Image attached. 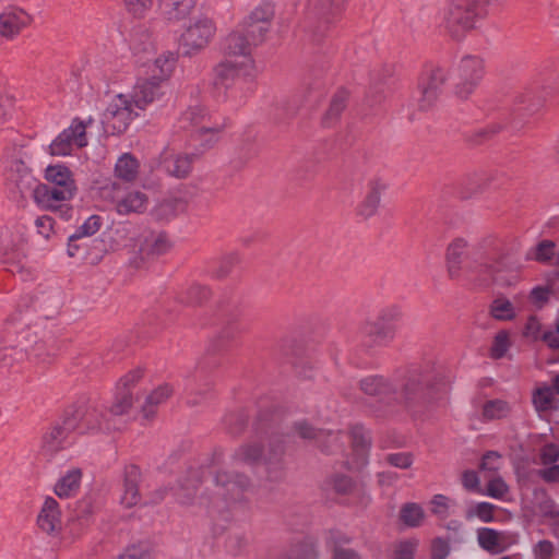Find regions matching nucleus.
<instances>
[{"instance_id": "obj_1", "label": "nucleus", "mask_w": 559, "mask_h": 559, "mask_svg": "<svg viewBox=\"0 0 559 559\" xmlns=\"http://www.w3.org/2000/svg\"><path fill=\"white\" fill-rule=\"evenodd\" d=\"M445 385L442 368L430 360L409 365L392 377L368 374L358 381L359 391L370 399V412L378 418L392 417L400 409L412 416L421 415Z\"/></svg>"}, {"instance_id": "obj_2", "label": "nucleus", "mask_w": 559, "mask_h": 559, "mask_svg": "<svg viewBox=\"0 0 559 559\" xmlns=\"http://www.w3.org/2000/svg\"><path fill=\"white\" fill-rule=\"evenodd\" d=\"M280 416L273 406H260L253 423V432L260 440L267 439V451L264 456L266 480L280 483L284 479L285 469L283 456L285 454L284 436L277 431Z\"/></svg>"}, {"instance_id": "obj_3", "label": "nucleus", "mask_w": 559, "mask_h": 559, "mask_svg": "<svg viewBox=\"0 0 559 559\" xmlns=\"http://www.w3.org/2000/svg\"><path fill=\"white\" fill-rule=\"evenodd\" d=\"M241 332L242 329L239 324L234 321L228 322V324L222 329L218 338L206 349L205 355L199 359L194 371L188 376L197 385L195 388H191L187 397V404L189 406L200 405L212 397L214 383L205 379L207 371L218 367V361L212 356L221 350V342L231 341Z\"/></svg>"}, {"instance_id": "obj_4", "label": "nucleus", "mask_w": 559, "mask_h": 559, "mask_svg": "<svg viewBox=\"0 0 559 559\" xmlns=\"http://www.w3.org/2000/svg\"><path fill=\"white\" fill-rule=\"evenodd\" d=\"M213 496L199 497V504L216 512H223L230 504L241 501L245 492L252 487L248 475L240 472L218 471L214 476Z\"/></svg>"}, {"instance_id": "obj_5", "label": "nucleus", "mask_w": 559, "mask_h": 559, "mask_svg": "<svg viewBox=\"0 0 559 559\" xmlns=\"http://www.w3.org/2000/svg\"><path fill=\"white\" fill-rule=\"evenodd\" d=\"M487 15V1L450 0L443 14V26L451 38L461 40Z\"/></svg>"}, {"instance_id": "obj_6", "label": "nucleus", "mask_w": 559, "mask_h": 559, "mask_svg": "<svg viewBox=\"0 0 559 559\" xmlns=\"http://www.w3.org/2000/svg\"><path fill=\"white\" fill-rule=\"evenodd\" d=\"M216 33L213 20L201 16L191 23L181 34L179 39L178 53L183 57L199 55L212 40Z\"/></svg>"}, {"instance_id": "obj_7", "label": "nucleus", "mask_w": 559, "mask_h": 559, "mask_svg": "<svg viewBox=\"0 0 559 559\" xmlns=\"http://www.w3.org/2000/svg\"><path fill=\"white\" fill-rule=\"evenodd\" d=\"M274 16V4L265 1L257 5L238 26L249 37L251 44L258 47L265 41Z\"/></svg>"}, {"instance_id": "obj_8", "label": "nucleus", "mask_w": 559, "mask_h": 559, "mask_svg": "<svg viewBox=\"0 0 559 559\" xmlns=\"http://www.w3.org/2000/svg\"><path fill=\"white\" fill-rule=\"evenodd\" d=\"M132 99L128 95L118 94L103 114L102 123L109 134H121L130 122L139 115L134 111Z\"/></svg>"}, {"instance_id": "obj_9", "label": "nucleus", "mask_w": 559, "mask_h": 559, "mask_svg": "<svg viewBox=\"0 0 559 559\" xmlns=\"http://www.w3.org/2000/svg\"><path fill=\"white\" fill-rule=\"evenodd\" d=\"M66 415L68 419L74 421V431L79 433L110 431L117 428L107 417V412L96 405L69 409Z\"/></svg>"}, {"instance_id": "obj_10", "label": "nucleus", "mask_w": 559, "mask_h": 559, "mask_svg": "<svg viewBox=\"0 0 559 559\" xmlns=\"http://www.w3.org/2000/svg\"><path fill=\"white\" fill-rule=\"evenodd\" d=\"M35 202L45 210L58 212L60 217L70 219L72 207L61 202L73 198L75 191L67 188H57L45 183H36L31 190Z\"/></svg>"}, {"instance_id": "obj_11", "label": "nucleus", "mask_w": 559, "mask_h": 559, "mask_svg": "<svg viewBox=\"0 0 559 559\" xmlns=\"http://www.w3.org/2000/svg\"><path fill=\"white\" fill-rule=\"evenodd\" d=\"M484 75V62L479 57H463L455 71V95L466 99L479 84Z\"/></svg>"}, {"instance_id": "obj_12", "label": "nucleus", "mask_w": 559, "mask_h": 559, "mask_svg": "<svg viewBox=\"0 0 559 559\" xmlns=\"http://www.w3.org/2000/svg\"><path fill=\"white\" fill-rule=\"evenodd\" d=\"M346 0H308L309 13L318 20L311 28L312 39L320 43L344 9Z\"/></svg>"}, {"instance_id": "obj_13", "label": "nucleus", "mask_w": 559, "mask_h": 559, "mask_svg": "<svg viewBox=\"0 0 559 559\" xmlns=\"http://www.w3.org/2000/svg\"><path fill=\"white\" fill-rule=\"evenodd\" d=\"M448 80L447 71L442 68H435L425 72L418 83V107L420 110L431 109L439 99L444 84Z\"/></svg>"}, {"instance_id": "obj_14", "label": "nucleus", "mask_w": 559, "mask_h": 559, "mask_svg": "<svg viewBox=\"0 0 559 559\" xmlns=\"http://www.w3.org/2000/svg\"><path fill=\"white\" fill-rule=\"evenodd\" d=\"M86 123L74 119L71 126L64 129L48 146L51 156L71 155L74 146L78 148L87 145Z\"/></svg>"}, {"instance_id": "obj_15", "label": "nucleus", "mask_w": 559, "mask_h": 559, "mask_svg": "<svg viewBox=\"0 0 559 559\" xmlns=\"http://www.w3.org/2000/svg\"><path fill=\"white\" fill-rule=\"evenodd\" d=\"M102 192L105 198H111L120 215L141 213L144 211L147 202L146 195L140 191L124 193L121 185L117 181L103 187Z\"/></svg>"}, {"instance_id": "obj_16", "label": "nucleus", "mask_w": 559, "mask_h": 559, "mask_svg": "<svg viewBox=\"0 0 559 559\" xmlns=\"http://www.w3.org/2000/svg\"><path fill=\"white\" fill-rule=\"evenodd\" d=\"M72 431H74V421L72 419H68L64 414L61 423L52 425L43 435V451L48 455L56 454L64 448L69 433Z\"/></svg>"}, {"instance_id": "obj_17", "label": "nucleus", "mask_w": 559, "mask_h": 559, "mask_svg": "<svg viewBox=\"0 0 559 559\" xmlns=\"http://www.w3.org/2000/svg\"><path fill=\"white\" fill-rule=\"evenodd\" d=\"M29 15L22 9L10 7L0 14V35L7 39L15 38L29 23Z\"/></svg>"}, {"instance_id": "obj_18", "label": "nucleus", "mask_w": 559, "mask_h": 559, "mask_svg": "<svg viewBox=\"0 0 559 559\" xmlns=\"http://www.w3.org/2000/svg\"><path fill=\"white\" fill-rule=\"evenodd\" d=\"M159 79L153 75L150 79L140 80L133 87L132 94L128 95L135 108L144 109L156 97L162 95Z\"/></svg>"}, {"instance_id": "obj_19", "label": "nucleus", "mask_w": 559, "mask_h": 559, "mask_svg": "<svg viewBox=\"0 0 559 559\" xmlns=\"http://www.w3.org/2000/svg\"><path fill=\"white\" fill-rule=\"evenodd\" d=\"M171 247L173 243L166 233H152L141 242L139 254L142 261H151L166 254Z\"/></svg>"}, {"instance_id": "obj_20", "label": "nucleus", "mask_w": 559, "mask_h": 559, "mask_svg": "<svg viewBox=\"0 0 559 559\" xmlns=\"http://www.w3.org/2000/svg\"><path fill=\"white\" fill-rule=\"evenodd\" d=\"M359 335L364 338V345L371 347L392 341L395 335V329L394 326H386L374 319L361 324Z\"/></svg>"}, {"instance_id": "obj_21", "label": "nucleus", "mask_w": 559, "mask_h": 559, "mask_svg": "<svg viewBox=\"0 0 559 559\" xmlns=\"http://www.w3.org/2000/svg\"><path fill=\"white\" fill-rule=\"evenodd\" d=\"M123 493L121 497V503L127 508L136 506L141 496L139 492V484L142 479V473L139 466L129 464L124 467L123 474Z\"/></svg>"}, {"instance_id": "obj_22", "label": "nucleus", "mask_w": 559, "mask_h": 559, "mask_svg": "<svg viewBox=\"0 0 559 559\" xmlns=\"http://www.w3.org/2000/svg\"><path fill=\"white\" fill-rule=\"evenodd\" d=\"M195 158V154L187 153L165 155L160 166L168 176L177 179H186L192 171V164Z\"/></svg>"}, {"instance_id": "obj_23", "label": "nucleus", "mask_w": 559, "mask_h": 559, "mask_svg": "<svg viewBox=\"0 0 559 559\" xmlns=\"http://www.w3.org/2000/svg\"><path fill=\"white\" fill-rule=\"evenodd\" d=\"M257 48L243 31L237 25L223 41V52L229 57H250L252 50Z\"/></svg>"}, {"instance_id": "obj_24", "label": "nucleus", "mask_w": 559, "mask_h": 559, "mask_svg": "<svg viewBox=\"0 0 559 559\" xmlns=\"http://www.w3.org/2000/svg\"><path fill=\"white\" fill-rule=\"evenodd\" d=\"M37 524L39 528L49 534L55 535L61 530L60 512L58 502L48 497L38 514Z\"/></svg>"}, {"instance_id": "obj_25", "label": "nucleus", "mask_w": 559, "mask_h": 559, "mask_svg": "<svg viewBox=\"0 0 559 559\" xmlns=\"http://www.w3.org/2000/svg\"><path fill=\"white\" fill-rule=\"evenodd\" d=\"M213 295L209 285L193 282L177 293V302L185 306H203Z\"/></svg>"}, {"instance_id": "obj_26", "label": "nucleus", "mask_w": 559, "mask_h": 559, "mask_svg": "<svg viewBox=\"0 0 559 559\" xmlns=\"http://www.w3.org/2000/svg\"><path fill=\"white\" fill-rule=\"evenodd\" d=\"M246 62L236 63L228 59L221 61L213 68V85L215 88L227 90L239 76Z\"/></svg>"}, {"instance_id": "obj_27", "label": "nucleus", "mask_w": 559, "mask_h": 559, "mask_svg": "<svg viewBox=\"0 0 559 559\" xmlns=\"http://www.w3.org/2000/svg\"><path fill=\"white\" fill-rule=\"evenodd\" d=\"M467 242L463 238L454 239L447 248L445 261L449 277L459 278L462 270L463 258L466 255Z\"/></svg>"}, {"instance_id": "obj_28", "label": "nucleus", "mask_w": 559, "mask_h": 559, "mask_svg": "<svg viewBox=\"0 0 559 559\" xmlns=\"http://www.w3.org/2000/svg\"><path fill=\"white\" fill-rule=\"evenodd\" d=\"M174 389L170 384L164 383L153 390L145 399L141 412L143 418L151 420L155 417L157 407L166 402L173 394Z\"/></svg>"}, {"instance_id": "obj_29", "label": "nucleus", "mask_w": 559, "mask_h": 559, "mask_svg": "<svg viewBox=\"0 0 559 559\" xmlns=\"http://www.w3.org/2000/svg\"><path fill=\"white\" fill-rule=\"evenodd\" d=\"M265 454L266 452L264 451L263 444L258 441H250L239 445L231 457L235 462L252 466L258 465L261 462L264 463Z\"/></svg>"}, {"instance_id": "obj_30", "label": "nucleus", "mask_w": 559, "mask_h": 559, "mask_svg": "<svg viewBox=\"0 0 559 559\" xmlns=\"http://www.w3.org/2000/svg\"><path fill=\"white\" fill-rule=\"evenodd\" d=\"M197 0H160V8L169 21H180L190 15Z\"/></svg>"}, {"instance_id": "obj_31", "label": "nucleus", "mask_w": 559, "mask_h": 559, "mask_svg": "<svg viewBox=\"0 0 559 559\" xmlns=\"http://www.w3.org/2000/svg\"><path fill=\"white\" fill-rule=\"evenodd\" d=\"M200 477L197 471L189 473V476L179 484L175 496L177 501L182 506H192L195 503L199 490Z\"/></svg>"}, {"instance_id": "obj_32", "label": "nucleus", "mask_w": 559, "mask_h": 559, "mask_svg": "<svg viewBox=\"0 0 559 559\" xmlns=\"http://www.w3.org/2000/svg\"><path fill=\"white\" fill-rule=\"evenodd\" d=\"M45 178L49 183L53 185L52 187L76 191L72 173L64 165H49L45 170Z\"/></svg>"}, {"instance_id": "obj_33", "label": "nucleus", "mask_w": 559, "mask_h": 559, "mask_svg": "<svg viewBox=\"0 0 559 559\" xmlns=\"http://www.w3.org/2000/svg\"><path fill=\"white\" fill-rule=\"evenodd\" d=\"M384 189L385 186L378 180H373L369 183V191L359 206V215L367 218L376 214L380 204L381 193Z\"/></svg>"}, {"instance_id": "obj_34", "label": "nucleus", "mask_w": 559, "mask_h": 559, "mask_svg": "<svg viewBox=\"0 0 559 559\" xmlns=\"http://www.w3.org/2000/svg\"><path fill=\"white\" fill-rule=\"evenodd\" d=\"M544 104V98L533 90H527L524 93H521L515 97L514 100V114L522 115L527 114L531 115L537 111Z\"/></svg>"}, {"instance_id": "obj_35", "label": "nucleus", "mask_w": 559, "mask_h": 559, "mask_svg": "<svg viewBox=\"0 0 559 559\" xmlns=\"http://www.w3.org/2000/svg\"><path fill=\"white\" fill-rule=\"evenodd\" d=\"M348 93L345 90L337 91L331 98L328 110L325 111L322 122L325 127L333 126L347 106Z\"/></svg>"}, {"instance_id": "obj_36", "label": "nucleus", "mask_w": 559, "mask_h": 559, "mask_svg": "<svg viewBox=\"0 0 559 559\" xmlns=\"http://www.w3.org/2000/svg\"><path fill=\"white\" fill-rule=\"evenodd\" d=\"M11 171L16 175L14 181L21 193L31 191L36 185V179L32 175L31 169L22 159H15L12 162Z\"/></svg>"}, {"instance_id": "obj_37", "label": "nucleus", "mask_w": 559, "mask_h": 559, "mask_svg": "<svg viewBox=\"0 0 559 559\" xmlns=\"http://www.w3.org/2000/svg\"><path fill=\"white\" fill-rule=\"evenodd\" d=\"M139 163L131 154L126 153L116 163L115 174L126 182L133 181L138 176Z\"/></svg>"}, {"instance_id": "obj_38", "label": "nucleus", "mask_w": 559, "mask_h": 559, "mask_svg": "<svg viewBox=\"0 0 559 559\" xmlns=\"http://www.w3.org/2000/svg\"><path fill=\"white\" fill-rule=\"evenodd\" d=\"M511 412L507 401L495 399L484 403L481 408V419L485 421L499 420L506 418Z\"/></svg>"}, {"instance_id": "obj_39", "label": "nucleus", "mask_w": 559, "mask_h": 559, "mask_svg": "<svg viewBox=\"0 0 559 559\" xmlns=\"http://www.w3.org/2000/svg\"><path fill=\"white\" fill-rule=\"evenodd\" d=\"M240 263V258L236 252H229L221 257L216 265L211 271V276L214 280L223 281L231 275L235 267Z\"/></svg>"}, {"instance_id": "obj_40", "label": "nucleus", "mask_w": 559, "mask_h": 559, "mask_svg": "<svg viewBox=\"0 0 559 559\" xmlns=\"http://www.w3.org/2000/svg\"><path fill=\"white\" fill-rule=\"evenodd\" d=\"M353 450L365 460L371 444L369 432L361 425H355L349 430Z\"/></svg>"}, {"instance_id": "obj_41", "label": "nucleus", "mask_w": 559, "mask_h": 559, "mask_svg": "<svg viewBox=\"0 0 559 559\" xmlns=\"http://www.w3.org/2000/svg\"><path fill=\"white\" fill-rule=\"evenodd\" d=\"M534 499L539 513L544 518L557 519L559 518V510H557L556 502L548 495L545 488H535L533 491Z\"/></svg>"}, {"instance_id": "obj_42", "label": "nucleus", "mask_w": 559, "mask_h": 559, "mask_svg": "<svg viewBox=\"0 0 559 559\" xmlns=\"http://www.w3.org/2000/svg\"><path fill=\"white\" fill-rule=\"evenodd\" d=\"M81 471L72 469L68 472L55 486V492L59 498H68L74 492L81 480Z\"/></svg>"}, {"instance_id": "obj_43", "label": "nucleus", "mask_w": 559, "mask_h": 559, "mask_svg": "<svg viewBox=\"0 0 559 559\" xmlns=\"http://www.w3.org/2000/svg\"><path fill=\"white\" fill-rule=\"evenodd\" d=\"M133 402L134 399L132 392L128 390H117L111 406L108 408V411H106L110 416L109 418L112 419L114 417L128 414L133 406Z\"/></svg>"}, {"instance_id": "obj_44", "label": "nucleus", "mask_w": 559, "mask_h": 559, "mask_svg": "<svg viewBox=\"0 0 559 559\" xmlns=\"http://www.w3.org/2000/svg\"><path fill=\"white\" fill-rule=\"evenodd\" d=\"M247 424L248 415L242 409L228 412L223 418L224 428L231 436L242 433Z\"/></svg>"}, {"instance_id": "obj_45", "label": "nucleus", "mask_w": 559, "mask_h": 559, "mask_svg": "<svg viewBox=\"0 0 559 559\" xmlns=\"http://www.w3.org/2000/svg\"><path fill=\"white\" fill-rule=\"evenodd\" d=\"M424 516V509L415 502H407L400 510V520L408 527H418Z\"/></svg>"}, {"instance_id": "obj_46", "label": "nucleus", "mask_w": 559, "mask_h": 559, "mask_svg": "<svg viewBox=\"0 0 559 559\" xmlns=\"http://www.w3.org/2000/svg\"><path fill=\"white\" fill-rule=\"evenodd\" d=\"M490 316L499 321H510L515 318V310L512 302L504 298H496L489 307Z\"/></svg>"}, {"instance_id": "obj_47", "label": "nucleus", "mask_w": 559, "mask_h": 559, "mask_svg": "<svg viewBox=\"0 0 559 559\" xmlns=\"http://www.w3.org/2000/svg\"><path fill=\"white\" fill-rule=\"evenodd\" d=\"M477 539L479 546L491 554H497L503 550V548H500L499 542H500V534L489 527H481L477 531Z\"/></svg>"}, {"instance_id": "obj_48", "label": "nucleus", "mask_w": 559, "mask_h": 559, "mask_svg": "<svg viewBox=\"0 0 559 559\" xmlns=\"http://www.w3.org/2000/svg\"><path fill=\"white\" fill-rule=\"evenodd\" d=\"M294 428L296 432L299 435L300 438L307 439V440H321L324 436L332 439L333 441H337L338 435L332 433L331 431H324L320 429H316L311 425H309L307 421H298L294 425Z\"/></svg>"}, {"instance_id": "obj_49", "label": "nucleus", "mask_w": 559, "mask_h": 559, "mask_svg": "<svg viewBox=\"0 0 559 559\" xmlns=\"http://www.w3.org/2000/svg\"><path fill=\"white\" fill-rule=\"evenodd\" d=\"M493 511V504L489 502H478L466 510L465 519L472 520L473 518L477 516L483 522L489 523L495 520Z\"/></svg>"}, {"instance_id": "obj_50", "label": "nucleus", "mask_w": 559, "mask_h": 559, "mask_svg": "<svg viewBox=\"0 0 559 559\" xmlns=\"http://www.w3.org/2000/svg\"><path fill=\"white\" fill-rule=\"evenodd\" d=\"M318 552L313 543L301 542L294 545L283 559H317Z\"/></svg>"}, {"instance_id": "obj_51", "label": "nucleus", "mask_w": 559, "mask_h": 559, "mask_svg": "<svg viewBox=\"0 0 559 559\" xmlns=\"http://www.w3.org/2000/svg\"><path fill=\"white\" fill-rule=\"evenodd\" d=\"M187 209V202L180 198H170L163 200L158 206L157 212L159 216H176L179 213L185 212Z\"/></svg>"}, {"instance_id": "obj_52", "label": "nucleus", "mask_w": 559, "mask_h": 559, "mask_svg": "<svg viewBox=\"0 0 559 559\" xmlns=\"http://www.w3.org/2000/svg\"><path fill=\"white\" fill-rule=\"evenodd\" d=\"M206 110L199 105L189 107L180 117L181 128L195 127L203 122Z\"/></svg>"}, {"instance_id": "obj_53", "label": "nucleus", "mask_w": 559, "mask_h": 559, "mask_svg": "<svg viewBox=\"0 0 559 559\" xmlns=\"http://www.w3.org/2000/svg\"><path fill=\"white\" fill-rule=\"evenodd\" d=\"M102 226V218L98 215L90 216L71 235V240H82L96 234Z\"/></svg>"}, {"instance_id": "obj_54", "label": "nucleus", "mask_w": 559, "mask_h": 559, "mask_svg": "<svg viewBox=\"0 0 559 559\" xmlns=\"http://www.w3.org/2000/svg\"><path fill=\"white\" fill-rule=\"evenodd\" d=\"M177 57L178 53L168 51L156 58L155 67L159 69V75H156V78L159 79V81L163 82L170 75L175 68Z\"/></svg>"}, {"instance_id": "obj_55", "label": "nucleus", "mask_w": 559, "mask_h": 559, "mask_svg": "<svg viewBox=\"0 0 559 559\" xmlns=\"http://www.w3.org/2000/svg\"><path fill=\"white\" fill-rule=\"evenodd\" d=\"M554 392L551 386H543L536 390L533 395V403L537 411L546 412L552 408Z\"/></svg>"}, {"instance_id": "obj_56", "label": "nucleus", "mask_w": 559, "mask_h": 559, "mask_svg": "<svg viewBox=\"0 0 559 559\" xmlns=\"http://www.w3.org/2000/svg\"><path fill=\"white\" fill-rule=\"evenodd\" d=\"M510 347L509 333L502 330L497 333L493 338L492 346L490 348V356L493 359L502 358Z\"/></svg>"}, {"instance_id": "obj_57", "label": "nucleus", "mask_w": 559, "mask_h": 559, "mask_svg": "<svg viewBox=\"0 0 559 559\" xmlns=\"http://www.w3.org/2000/svg\"><path fill=\"white\" fill-rule=\"evenodd\" d=\"M19 250V241L10 231H4L0 235V254L4 258L11 259L15 257Z\"/></svg>"}, {"instance_id": "obj_58", "label": "nucleus", "mask_w": 559, "mask_h": 559, "mask_svg": "<svg viewBox=\"0 0 559 559\" xmlns=\"http://www.w3.org/2000/svg\"><path fill=\"white\" fill-rule=\"evenodd\" d=\"M126 559H152V548L147 543L130 545L121 555Z\"/></svg>"}, {"instance_id": "obj_59", "label": "nucleus", "mask_w": 559, "mask_h": 559, "mask_svg": "<svg viewBox=\"0 0 559 559\" xmlns=\"http://www.w3.org/2000/svg\"><path fill=\"white\" fill-rule=\"evenodd\" d=\"M248 538L242 532H230L226 538V549L233 554L238 555L247 546Z\"/></svg>"}, {"instance_id": "obj_60", "label": "nucleus", "mask_w": 559, "mask_h": 559, "mask_svg": "<svg viewBox=\"0 0 559 559\" xmlns=\"http://www.w3.org/2000/svg\"><path fill=\"white\" fill-rule=\"evenodd\" d=\"M26 358V352L17 346H5L0 349V361L5 365H13Z\"/></svg>"}, {"instance_id": "obj_61", "label": "nucleus", "mask_w": 559, "mask_h": 559, "mask_svg": "<svg viewBox=\"0 0 559 559\" xmlns=\"http://www.w3.org/2000/svg\"><path fill=\"white\" fill-rule=\"evenodd\" d=\"M550 294L551 288L549 286H536L531 290L528 299L536 309L540 310L548 304Z\"/></svg>"}, {"instance_id": "obj_62", "label": "nucleus", "mask_w": 559, "mask_h": 559, "mask_svg": "<svg viewBox=\"0 0 559 559\" xmlns=\"http://www.w3.org/2000/svg\"><path fill=\"white\" fill-rule=\"evenodd\" d=\"M414 456L409 452H397V453H389L385 456V462L391 466L406 469L409 468L413 464Z\"/></svg>"}, {"instance_id": "obj_63", "label": "nucleus", "mask_w": 559, "mask_h": 559, "mask_svg": "<svg viewBox=\"0 0 559 559\" xmlns=\"http://www.w3.org/2000/svg\"><path fill=\"white\" fill-rule=\"evenodd\" d=\"M350 542L352 537L340 530H330L328 532L326 545L332 549V552L338 548H344Z\"/></svg>"}, {"instance_id": "obj_64", "label": "nucleus", "mask_w": 559, "mask_h": 559, "mask_svg": "<svg viewBox=\"0 0 559 559\" xmlns=\"http://www.w3.org/2000/svg\"><path fill=\"white\" fill-rule=\"evenodd\" d=\"M450 550V544L444 538L436 537L431 540V559H447Z\"/></svg>"}]
</instances>
